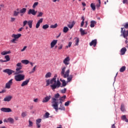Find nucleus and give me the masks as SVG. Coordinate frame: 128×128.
<instances>
[{"label":"nucleus","mask_w":128,"mask_h":128,"mask_svg":"<svg viewBox=\"0 0 128 128\" xmlns=\"http://www.w3.org/2000/svg\"><path fill=\"white\" fill-rule=\"evenodd\" d=\"M42 122V119L39 118L36 120V124H40Z\"/></svg>","instance_id":"49530a36"},{"label":"nucleus","mask_w":128,"mask_h":128,"mask_svg":"<svg viewBox=\"0 0 128 128\" xmlns=\"http://www.w3.org/2000/svg\"><path fill=\"white\" fill-rule=\"evenodd\" d=\"M96 22L94 20H92L90 22V28H94V25L96 24Z\"/></svg>","instance_id":"412c9836"},{"label":"nucleus","mask_w":128,"mask_h":128,"mask_svg":"<svg viewBox=\"0 0 128 128\" xmlns=\"http://www.w3.org/2000/svg\"><path fill=\"white\" fill-rule=\"evenodd\" d=\"M122 36L124 38H126V36H128V32H123Z\"/></svg>","instance_id":"37998d69"},{"label":"nucleus","mask_w":128,"mask_h":128,"mask_svg":"<svg viewBox=\"0 0 128 128\" xmlns=\"http://www.w3.org/2000/svg\"><path fill=\"white\" fill-rule=\"evenodd\" d=\"M54 98H52V106L54 108L56 111H58V100L56 98H60V94L58 93L54 95Z\"/></svg>","instance_id":"7ed1b4c3"},{"label":"nucleus","mask_w":128,"mask_h":128,"mask_svg":"<svg viewBox=\"0 0 128 128\" xmlns=\"http://www.w3.org/2000/svg\"><path fill=\"white\" fill-rule=\"evenodd\" d=\"M12 84V79H11L7 83H6L5 86L6 88L10 89Z\"/></svg>","instance_id":"1a4fd4ad"},{"label":"nucleus","mask_w":128,"mask_h":128,"mask_svg":"<svg viewBox=\"0 0 128 128\" xmlns=\"http://www.w3.org/2000/svg\"><path fill=\"white\" fill-rule=\"evenodd\" d=\"M52 98V96H49L45 97L42 100V102H48Z\"/></svg>","instance_id":"a211bd4d"},{"label":"nucleus","mask_w":128,"mask_h":128,"mask_svg":"<svg viewBox=\"0 0 128 128\" xmlns=\"http://www.w3.org/2000/svg\"><path fill=\"white\" fill-rule=\"evenodd\" d=\"M4 72H6V74H8V76H10V74H12V72H14L10 69H6L3 70Z\"/></svg>","instance_id":"9d476101"},{"label":"nucleus","mask_w":128,"mask_h":128,"mask_svg":"<svg viewBox=\"0 0 128 128\" xmlns=\"http://www.w3.org/2000/svg\"><path fill=\"white\" fill-rule=\"evenodd\" d=\"M49 116H50V113H48V112H46L45 114V115L44 116V118H48Z\"/></svg>","instance_id":"79ce46f5"},{"label":"nucleus","mask_w":128,"mask_h":128,"mask_svg":"<svg viewBox=\"0 0 128 128\" xmlns=\"http://www.w3.org/2000/svg\"><path fill=\"white\" fill-rule=\"evenodd\" d=\"M6 92V90H2V91H0V94H4Z\"/></svg>","instance_id":"e2e57ef3"},{"label":"nucleus","mask_w":128,"mask_h":128,"mask_svg":"<svg viewBox=\"0 0 128 128\" xmlns=\"http://www.w3.org/2000/svg\"><path fill=\"white\" fill-rule=\"evenodd\" d=\"M74 24H76V22L72 21V24H68V26L69 28H74Z\"/></svg>","instance_id":"aec40b11"},{"label":"nucleus","mask_w":128,"mask_h":128,"mask_svg":"<svg viewBox=\"0 0 128 128\" xmlns=\"http://www.w3.org/2000/svg\"><path fill=\"white\" fill-rule=\"evenodd\" d=\"M80 32H84V30H82V28H80Z\"/></svg>","instance_id":"338daca9"},{"label":"nucleus","mask_w":128,"mask_h":128,"mask_svg":"<svg viewBox=\"0 0 128 128\" xmlns=\"http://www.w3.org/2000/svg\"><path fill=\"white\" fill-rule=\"evenodd\" d=\"M10 54V51H8V52H3L1 53V54L2 56H6V54Z\"/></svg>","instance_id":"72a5a7b5"},{"label":"nucleus","mask_w":128,"mask_h":128,"mask_svg":"<svg viewBox=\"0 0 128 128\" xmlns=\"http://www.w3.org/2000/svg\"><path fill=\"white\" fill-rule=\"evenodd\" d=\"M97 42L96 39H95L94 40H92L90 43V46H94V48H96V46Z\"/></svg>","instance_id":"2eb2a0df"},{"label":"nucleus","mask_w":128,"mask_h":128,"mask_svg":"<svg viewBox=\"0 0 128 128\" xmlns=\"http://www.w3.org/2000/svg\"><path fill=\"white\" fill-rule=\"evenodd\" d=\"M124 70H126V66H122L120 70V72H124Z\"/></svg>","instance_id":"7c9ffc66"},{"label":"nucleus","mask_w":128,"mask_h":128,"mask_svg":"<svg viewBox=\"0 0 128 128\" xmlns=\"http://www.w3.org/2000/svg\"><path fill=\"white\" fill-rule=\"evenodd\" d=\"M126 48H123L121 49L120 50V54L122 56H124V54H126Z\"/></svg>","instance_id":"6ab92c4d"},{"label":"nucleus","mask_w":128,"mask_h":128,"mask_svg":"<svg viewBox=\"0 0 128 128\" xmlns=\"http://www.w3.org/2000/svg\"><path fill=\"white\" fill-rule=\"evenodd\" d=\"M16 66H18V67H20V66H22V63H20V62L18 63Z\"/></svg>","instance_id":"5fc2aeb1"},{"label":"nucleus","mask_w":128,"mask_h":128,"mask_svg":"<svg viewBox=\"0 0 128 128\" xmlns=\"http://www.w3.org/2000/svg\"><path fill=\"white\" fill-rule=\"evenodd\" d=\"M126 115H124L122 116V120H126Z\"/></svg>","instance_id":"8fccbe9b"},{"label":"nucleus","mask_w":128,"mask_h":128,"mask_svg":"<svg viewBox=\"0 0 128 128\" xmlns=\"http://www.w3.org/2000/svg\"><path fill=\"white\" fill-rule=\"evenodd\" d=\"M82 6H86V2H82Z\"/></svg>","instance_id":"69168bd1"},{"label":"nucleus","mask_w":128,"mask_h":128,"mask_svg":"<svg viewBox=\"0 0 128 128\" xmlns=\"http://www.w3.org/2000/svg\"><path fill=\"white\" fill-rule=\"evenodd\" d=\"M21 62H22V64H30V61H28V60H22L21 61Z\"/></svg>","instance_id":"393cba45"},{"label":"nucleus","mask_w":128,"mask_h":128,"mask_svg":"<svg viewBox=\"0 0 128 128\" xmlns=\"http://www.w3.org/2000/svg\"><path fill=\"white\" fill-rule=\"evenodd\" d=\"M32 22H34V20H30L28 22V20H24L23 22V26H26L28 24L30 28H32Z\"/></svg>","instance_id":"423d86ee"},{"label":"nucleus","mask_w":128,"mask_h":128,"mask_svg":"<svg viewBox=\"0 0 128 128\" xmlns=\"http://www.w3.org/2000/svg\"><path fill=\"white\" fill-rule=\"evenodd\" d=\"M4 58L6 60H5L4 62H10V56L8 55H6L4 56Z\"/></svg>","instance_id":"a878e982"},{"label":"nucleus","mask_w":128,"mask_h":128,"mask_svg":"<svg viewBox=\"0 0 128 128\" xmlns=\"http://www.w3.org/2000/svg\"><path fill=\"white\" fill-rule=\"evenodd\" d=\"M120 110L122 112H125L126 111V109H124V105L122 104L121 105Z\"/></svg>","instance_id":"58836bf2"},{"label":"nucleus","mask_w":128,"mask_h":128,"mask_svg":"<svg viewBox=\"0 0 128 128\" xmlns=\"http://www.w3.org/2000/svg\"><path fill=\"white\" fill-rule=\"evenodd\" d=\"M66 88H64V90H61L62 94H66Z\"/></svg>","instance_id":"de8ad7c7"},{"label":"nucleus","mask_w":128,"mask_h":128,"mask_svg":"<svg viewBox=\"0 0 128 128\" xmlns=\"http://www.w3.org/2000/svg\"><path fill=\"white\" fill-rule=\"evenodd\" d=\"M57 76H58L56 74L50 80H48L46 81V86H48L50 84H52L50 85V88L52 90H56V88H60L62 84V83H60V80L58 79L56 80Z\"/></svg>","instance_id":"f257e3e1"},{"label":"nucleus","mask_w":128,"mask_h":128,"mask_svg":"<svg viewBox=\"0 0 128 128\" xmlns=\"http://www.w3.org/2000/svg\"><path fill=\"white\" fill-rule=\"evenodd\" d=\"M37 126V128H40V124H36Z\"/></svg>","instance_id":"0e129e2a"},{"label":"nucleus","mask_w":128,"mask_h":128,"mask_svg":"<svg viewBox=\"0 0 128 128\" xmlns=\"http://www.w3.org/2000/svg\"><path fill=\"white\" fill-rule=\"evenodd\" d=\"M62 44H60L59 46L58 47V50H62Z\"/></svg>","instance_id":"4d7b16f0"},{"label":"nucleus","mask_w":128,"mask_h":128,"mask_svg":"<svg viewBox=\"0 0 128 128\" xmlns=\"http://www.w3.org/2000/svg\"><path fill=\"white\" fill-rule=\"evenodd\" d=\"M112 128H116V126H114V124H113L112 126Z\"/></svg>","instance_id":"774afa93"},{"label":"nucleus","mask_w":128,"mask_h":128,"mask_svg":"<svg viewBox=\"0 0 128 128\" xmlns=\"http://www.w3.org/2000/svg\"><path fill=\"white\" fill-rule=\"evenodd\" d=\"M36 66H35L32 70V71L30 72V74H32L36 72Z\"/></svg>","instance_id":"c03bdc74"},{"label":"nucleus","mask_w":128,"mask_h":128,"mask_svg":"<svg viewBox=\"0 0 128 128\" xmlns=\"http://www.w3.org/2000/svg\"><path fill=\"white\" fill-rule=\"evenodd\" d=\"M74 40H75L76 46H78V42H80V38H75Z\"/></svg>","instance_id":"bb28decb"},{"label":"nucleus","mask_w":128,"mask_h":128,"mask_svg":"<svg viewBox=\"0 0 128 128\" xmlns=\"http://www.w3.org/2000/svg\"><path fill=\"white\" fill-rule=\"evenodd\" d=\"M42 20H44V19L42 18H40L38 22L36 24V28H40V24L42 22Z\"/></svg>","instance_id":"dca6fc26"},{"label":"nucleus","mask_w":128,"mask_h":128,"mask_svg":"<svg viewBox=\"0 0 128 128\" xmlns=\"http://www.w3.org/2000/svg\"><path fill=\"white\" fill-rule=\"evenodd\" d=\"M26 12V8H23L21 10H20V14H25V12Z\"/></svg>","instance_id":"2f4dec72"},{"label":"nucleus","mask_w":128,"mask_h":128,"mask_svg":"<svg viewBox=\"0 0 128 128\" xmlns=\"http://www.w3.org/2000/svg\"><path fill=\"white\" fill-rule=\"evenodd\" d=\"M70 101H68V102H65L64 106H68L70 105Z\"/></svg>","instance_id":"09e8293b"},{"label":"nucleus","mask_w":128,"mask_h":128,"mask_svg":"<svg viewBox=\"0 0 128 128\" xmlns=\"http://www.w3.org/2000/svg\"><path fill=\"white\" fill-rule=\"evenodd\" d=\"M16 20V18H11V22H14Z\"/></svg>","instance_id":"052dcab7"},{"label":"nucleus","mask_w":128,"mask_h":128,"mask_svg":"<svg viewBox=\"0 0 128 128\" xmlns=\"http://www.w3.org/2000/svg\"><path fill=\"white\" fill-rule=\"evenodd\" d=\"M58 110H66V108H64V106L60 105V107L58 108Z\"/></svg>","instance_id":"473e14b6"},{"label":"nucleus","mask_w":128,"mask_h":128,"mask_svg":"<svg viewBox=\"0 0 128 128\" xmlns=\"http://www.w3.org/2000/svg\"><path fill=\"white\" fill-rule=\"evenodd\" d=\"M66 98V96H63L61 97V98L59 99V100H60V102H64V98Z\"/></svg>","instance_id":"a19ab883"},{"label":"nucleus","mask_w":128,"mask_h":128,"mask_svg":"<svg viewBox=\"0 0 128 128\" xmlns=\"http://www.w3.org/2000/svg\"><path fill=\"white\" fill-rule=\"evenodd\" d=\"M56 44H58V40H53L50 43V48H54V46H56Z\"/></svg>","instance_id":"ddd939ff"},{"label":"nucleus","mask_w":128,"mask_h":128,"mask_svg":"<svg viewBox=\"0 0 128 128\" xmlns=\"http://www.w3.org/2000/svg\"><path fill=\"white\" fill-rule=\"evenodd\" d=\"M28 48L26 46H24L22 49L21 50V52H24L26 50V49Z\"/></svg>","instance_id":"6e6d98bb"},{"label":"nucleus","mask_w":128,"mask_h":128,"mask_svg":"<svg viewBox=\"0 0 128 128\" xmlns=\"http://www.w3.org/2000/svg\"><path fill=\"white\" fill-rule=\"evenodd\" d=\"M38 5V2H35L32 6L33 8H36L37 6Z\"/></svg>","instance_id":"e433bc0d"},{"label":"nucleus","mask_w":128,"mask_h":128,"mask_svg":"<svg viewBox=\"0 0 128 128\" xmlns=\"http://www.w3.org/2000/svg\"><path fill=\"white\" fill-rule=\"evenodd\" d=\"M90 8H92V10H96V4L94 3L90 4Z\"/></svg>","instance_id":"cd10ccee"},{"label":"nucleus","mask_w":128,"mask_h":128,"mask_svg":"<svg viewBox=\"0 0 128 128\" xmlns=\"http://www.w3.org/2000/svg\"><path fill=\"white\" fill-rule=\"evenodd\" d=\"M64 32H68V28L65 26L63 29Z\"/></svg>","instance_id":"f704fd0d"},{"label":"nucleus","mask_w":128,"mask_h":128,"mask_svg":"<svg viewBox=\"0 0 128 128\" xmlns=\"http://www.w3.org/2000/svg\"><path fill=\"white\" fill-rule=\"evenodd\" d=\"M0 111L4 112H12V109L10 108H0Z\"/></svg>","instance_id":"6e6552de"},{"label":"nucleus","mask_w":128,"mask_h":128,"mask_svg":"<svg viewBox=\"0 0 128 128\" xmlns=\"http://www.w3.org/2000/svg\"><path fill=\"white\" fill-rule=\"evenodd\" d=\"M72 42H68V46H66V48H70V46H72Z\"/></svg>","instance_id":"3c124183"},{"label":"nucleus","mask_w":128,"mask_h":128,"mask_svg":"<svg viewBox=\"0 0 128 128\" xmlns=\"http://www.w3.org/2000/svg\"><path fill=\"white\" fill-rule=\"evenodd\" d=\"M70 60V57L68 56L66 58H65V59L64 60L63 62L64 64L68 66V64H70V62H68Z\"/></svg>","instance_id":"f3484780"},{"label":"nucleus","mask_w":128,"mask_h":128,"mask_svg":"<svg viewBox=\"0 0 128 128\" xmlns=\"http://www.w3.org/2000/svg\"><path fill=\"white\" fill-rule=\"evenodd\" d=\"M48 24H45V25H44L43 26H42V28L44 29V30H46V28H48Z\"/></svg>","instance_id":"ea45409f"},{"label":"nucleus","mask_w":128,"mask_h":128,"mask_svg":"<svg viewBox=\"0 0 128 128\" xmlns=\"http://www.w3.org/2000/svg\"><path fill=\"white\" fill-rule=\"evenodd\" d=\"M28 14H32V16H36V12L34 9H30L28 12Z\"/></svg>","instance_id":"9b49d317"},{"label":"nucleus","mask_w":128,"mask_h":128,"mask_svg":"<svg viewBox=\"0 0 128 128\" xmlns=\"http://www.w3.org/2000/svg\"><path fill=\"white\" fill-rule=\"evenodd\" d=\"M60 81L62 82V86H66V80L60 79Z\"/></svg>","instance_id":"b1692460"},{"label":"nucleus","mask_w":128,"mask_h":128,"mask_svg":"<svg viewBox=\"0 0 128 128\" xmlns=\"http://www.w3.org/2000/svg\"><path fill=\"white\" fill-rule=\"evenodd\" d=\"M22 72H24V70H17L15 72V74H22Z\"/></svg>","instance_id":"c756f323"},{"label":"nucleus","mask_w":128,"mask_h":128,"mask_svg":"<svg viewBox=\"0 0 128 128\" xmlns=\"http://www.w3.org/2000/svg\"><path fill=\"white\" fill-rule=\"evenodd\" d=\"M22 66L17 67L16 70V72L18 70H22Z\"/></svg>","instance_id":"603ef678"},{"label":"nucleus","mask_w":128,"mask_h":128,"mask_svg":"<svg viewBox=\"0 0 128 128\" xmlns=\"http://www.w3.org/2000/svg\"><path fill=\"white\" fill-rule=\"evenodd\" d=\"M12 96H7L6 97H5L4 99V102H10V100H12Z\"/></svg>","instance_id":"4468645a"},{"label":"nucleus","mask_w":128,"mask_h":128,"mask_svg":"<svg viewBox=\"0 0 128 128\" xmlns=\"http://www.w3.org/2000/svg\"><path fill=\"white\" fill-rule=\"evenodd\" d=\"M18 14H20V12H17L16 10H14V16H18Z\"/></svg>","instance_id":"4c0bfd02"},{"label":"nucleus","mask_w":128,"mask_h":128,"mask_svg":"<svg viewBox=\"0 0 128 128\" xmlns=\"http://www.w3.org/2000/svg\"><path fill=\"white\" fill-rule=\"evenodd\" d=\"M21 116H22V118H26V116H28V112L24 111V112H22Z\"/></svg>","instance_id":"5701e85b"},{"label":"nucleus","mask_w":128,"mask_h":128,"mask_svg":"<svg viewBox=\"0 0 128 128\" xmlns=\"http://www.w3.org/2000/svg\"><path fill=\"white\" fill-rule=\"evenodd\" d=\"M123 26L124 28H121V32H128V30L126 29L128 28V22L125 23Z\"/></svg>","instance_id":"0eeeda50"},{"label":"nucleus","mask_w":128,"mask_h":128,"mask_svg":"<svg viewBox=\"0 0 128 128\" xmlns=\"http://www.w3.org/2000/svg\"><path fill=\"white\" fill-rule=\"evenodd\" d=\"M122 3L123 4H128V0H123Z\"/></svg>","instance_id":"bf43d9fd"},{"label":"nucleus","mask_w":128,"mask_h":128,"mask_svg":"<svg viewBox=\"0 0 128 128\" xmlns=\"http://www.w3.org/2000/svg\"><path fill=\"white\" fill-rule=\"evenodd\" d=\"M30 78H29L28 80H26L24 81L21 84V86L24 87V86H28V82H30Z\"/></svg>","instance_id":"f8f14e48"},{"label":"nucleus","mask_w":128,"mask_h":128,"mask_svg":"<svg viewBox=\"0 0 128 128\" xmlns=\"http://www.w3.org/2000/svg\"><path fill=\"white\" fill-rule=\"evenodd\" d=\"M29 127L30 126H32V122L30 121V120H29Z\"/></svg>","instance_id":"864d4df0"},{"label":"nucleus","mask_w":128,"mask_h":128,"mask_svg":"<svg viewBox=\"0 0 128 128\" xmlns=\"http://www.w3.org/2000/svg\"><path fill=\"white\" fill-rule=\"evenodd\" d=\"M22 36V34H12V39L10 40V42H12V44H16V40H18V38H20Z\"/></svg>","instance_id":"39448f33"},{"label":"nucleus","mask_w":128,"mask_h":128,"mask_svg":"<svg viewBox=\"0 0 128 128\" xmlns=\"http://www.w3.org/2000/svg\"><path fill=\"white\" fill-rule=\"evenodd\" d=\"M84 21H82L80 24L81 28H82V26H84Z\"/></svg>","instance_id":"13d9d810"},{"label":"nucleus","mask_w":128,"mask_h":128,"mask_svg":"<svg viewBox=\"0 0 128 128\" xmlns=\"http://www.w3.org/2000/svg\"><path fill=\"white\" fill-rule=\"evenodd\" d=\"M14 78L16 82H22L26 78V76L24 74H18L14 76Z\"/></svg>","instance_id":"20e7f679"},{"label":"nucleus","mask_w":128,"mask_h":128,"mask_svg":"<svg viewBox=\"0 0 128 128\" xmlns=\"http://www.w3.org/2000/svg\"><path fill=\"white\" fill-rule=\"evenodd\" d=\"M42 14H44V13L42 12H39L37 16L38 18H40V16H42Z\"/></svg>","instance_id":"a18cd8bd"},{"label":"nucleus","mask_w":128,"mask_h":128,"mask_svg":"<svg viewBox=\"0 0 128 128\" xmlns=\"http://www.w3.org/2000/svg\"><path fill=\"white\" fill-rule=\"evenodd\" d=\"M50 76H52V73H50V72H48L45 76L46 78H50Z\"/></svg>","instance_id":"c85d7f7f"},{"label":"nucleus","mask_w":128,"mask_h":128,"mask_svg":"<svg viewBox=\"0 0 128 128\" xmlns=\"http://www.w3.org/2000/svg\"><path fill=\"white\" fill-rule=\"evenodd\" d=\"M50 28H58V24H54V25H51Z\"/></svg>","instance_id":"c9c22d12"},{"label":"nucleus","mask_w":128,"mask_h":128,"mask_svg":"<svg viewBox=\"0 0 128 128\" xmlns=\"http://www.w3.org/2000/svg\"><path fill=\"white\" fill-rule=\"evenodd\" d=\"M66 66L63 67L62 68V71H61V76H62V78H67V82H70L72 80V78L73 76L72 75H70V69H68L66 72Z\"/></svg>","instance_id":"f03ea898"},{"label":"nucleus","mask_w":128,"mask_h":128,"mask_svg":"<svg viewBox=\"0 0 128 128\" xmlns=\"http://www.w3.org/2000/svg\"><path fill=\"white\" fill-rule=\"evenodd\" d=\"M34 102H38V98H36L34 100Z\"/></svg>","instance_id":"680f3d73"},{"label":"nucleus","mask_w":128,"mask_h":128,"mask_svg":"<svg viewBox=\"0 0 128 128\" xmlns=\"http://www.w3.org/2000/svg\"><path fill=\"white\" fill-rule=\"evenodd\" d=\"M8 122H10V124H14V120L12 118H8Z\"/></svg>","instance_id":"4be33fe9"}]
</instances>
